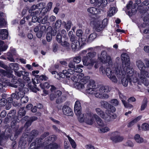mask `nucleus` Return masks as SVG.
<instances>
[{"mask_svg":"<svg viewBox=\"0 0 149 149\" xmlns=\"http://www.w3.org/2000/svg\"><path fill=\"white\" fill-rule=\"evenodd\" d=\"M94 80H91L87 86L86 91L89 93L94 94L97 98H108V95L107 93L109 91V87L107 86H102L100 88H95Z\"/></svg>","mask_w":149,"mask_h":149,"instance_id":"1","label":"nucleus"},{"mask_svg":"<svg viewBox=\"0 0 149 149\" xmlns=\"http://www.w3.org/2000/svg\"><path fill=\"white\" fill-rule=\"evenodd\" d=\"M121 58L122 61V67L126 69L127 76L129 77V80L130 82L136 83L138 82L139 79L137 76L139 77V74H133V70L130 67V58L128 54L125 53H123L121 55Z\"/></svg>","mask_w":149,"mask_h":149,"instance_id":"2","label":"nucleus"},{"mask_svg":"<svg viewBox=\"0 0 149 149\" xmlns=\"http://www.w3.org/2000/svg\"><path fill=\"white\" fill-rule=\"evenodd\" d=\"M90 77L88 76H84L82 73L79 74L76 76L73 75L71 77L74 82V86L77 89L80 90L84 88V85L88 81Z\"/></svg>","mask_w":149,"mask_h":149,"instance_id":"3","label":"nucleus"},{"mask_svg":"<svg viewBox=\"0 0 149 149\" xmlns=\"http://www.w3.org/2000/svg\"><path fill=\"white\" fill-rule=\"evenodd\" d=\"M122 65L119 66H116L113 67L111 71H110L109 74H107V76L109 79L113 83H116L118 80L116 76L114 74H116L118 78H120L121 77V73L122 72Z\"/></svg>","mask_w":149,"mask_h":149,"instance_id":"4","label":"nucleus"},{"mask_svg":"<svg viewBox=\"0 0 149 149\" xmlns=\"http://www.w3.org/2000/svg\"><path fill=\"white\" fill-rule=\"evenodd\" d=\"M95 111L98 116L100 117L107 122L111 121L116 117V116L115 114L111 113L109 109L106 110L105 113L99 108L95 109Z\"/></svg>","mask_w":149,"mask_h":149,"instance_id":"5","label":"nucleus"},{"mask_svg":"<svg viewBox=\"0 0 149 149\" xmlns=\"http://www.w3.org/2000/svg\"><path fill=\"white\" fill-rule=\"evenodd\" d=\"M91 24L94 25V28L97 32L102 30L107 24V19H104L103 21L97 19H94L91 22Z\"/></svg>","mask_w":149,"mask_h":149,"instance_id":"6","label":"nucleus"},{"mask_svg":"<svg viewBox=\"0 0 149 149\" xmlns=\"http://www.w3.org/2000/svg\"><path fill=\"white\" fill-rule=\"evenodd\" d=\"M98 59L103 63L106 64L107 65H111L112 64L111 57L107 55L105 51H102L100 55H98Z\"/></svg>","mask_w":149,"mask_h":149,"instance_id":"7","label":"nucleus"},{"mask_svg":"<svg viewBox=\"0 0 149 149\" xmlns=\"http://www.w3.org/2000/svg\"><path fill=\"white\" fill-rule=\"evenodd\" d=\"M122 72H123L121 73V77H120L121 79V83L123 86L126 87L128 84L129 77L127 76L126 69V68H124V67L122 68Z\"/></svg>","mask_w":149,"mask_h":149,"instance_id":"8","label":"nucleus"},{"mask_svg":"<svg viewBox=\"0 0 149 149\" xmlns=\"http://www.w3.org/2000/svg\"><path fill=\"white\" fill-rule=\"evenodd\" d=\"M13 101V99L11 97H8L7 100L2 98L0 100V107L6 105V109L7 110L9 109L11 107V103Z\"/></svg>","mask_w":149,"mask_h":149,"instance_id":"9","label":"nucleus"},{"mask_svg":"<svg viewBox=\"0 0 149 149\" xmlns=\"http://www.w3.org/2000/svg\"><path fill=\"white\" fill-rule=\"evenodd\" d=\"M124 139L123 137L120 136L117 132H115L112 134L111 139L114 143H117L122 141Z\"/></svg>","mask_w":149,"mask_h":149,"instance_id":"10","label":"nucleus"},{"mask_svg":"<svg viewBox=\"0 0 149 149\" xmlns=\"http://www.w3.org/2000/svg\"><path fill=\"white\" fill-rule=\"evenodd\" d=\"M93 114H87L85 115L83 119L84 121L83 122H85L87 124L89 125H92L94 122V120L93 118Z\"/></svg>","mask_w":149,"mask_h":149,"instance_id":"11","label":"nucleus"},{"mask_svg":"<svg viewBox=\"0 0 149 149\" xmlns=\"http://www.w3.org/2000/svg\"><path fill=\"white\" fill-rule=\"evenodd\" d=\"M90 58L86 56L83 57L82 59V62L83 65L87 66V68L89 69H91L93 65V61H92V60L90 62H88V60Z\"/></svg>","mask_w":149,"mask_h":149,"instance_id":"12","label":"nucleus"},{"mask_svg":"<svg viewBox=\"0 0 149 149\" xmlns=\"http://www.w3.org/2000/svg\"><path fill=\"white\" fill-rule=\"evenodd\" d=\"M101 106L104 108L109 109V112H111V113L115 112L116 111V109L111 104H109L108 102L106 101H102L101 102Z\"/></svg>","mask_w":149,"mask_h":149,"instance_id":"13","label":"nucleus"},{"mask_svg":"<svg viewBox=\"0 0 149 149\" xmlns=\"http://www.w3.org/2000/svg\"><path fill=\"white\" fill-rule=\"evenodd\" d=\"M62 110L63 114L65 115L72 116L73 115L72 109L67 106L64 105L62 107Z\"/></svg>","mask_w":149,"mask_h":149,"instance_id":"14","label":"nucleus"},{"mask_svg":"<svg viewBox=\"0 0 149 149\" xmlns=\"http://www.w3.org/2000/svg\"><path fill=\"white\" fill-rule=\"evenodd\" d=\"M119 95L120 98L125 107L128 108H130L133 107V106L132 105L126 101L127 98L125 96H124L122 93H120Z\"/></svg>","mask_w":149,"mask_h":149,"instance_id":"15","label":"nucleus"},{"mask_svg":"<svg viewBox=\"0 0 149 149\" xmlns=\"http://www.w3.org/2000/svg\"><path fill=\"white\" fill-rule=\"evenodd\" d=\"M25 93L23 91L19 90L18 91L15 92V93L12 94L11 96L12 97L19 100L21 99L25 95Z\"/></svg>","mask_w":149,"mask_h":149,"instance_id":"16","label":"nucleus"},{"mask_svg":"<svg viewBox=\"0 0 149 149\" xmlns=\"http://www.w3.org/2000/svg\"><path fill=\"white\" fill-rule=\"evenodd\" d=\"M81 109H77V110H74V111L79 121L81 123H83L84 121L83 118L85 116V115H84V114H81Z\"/></svg>","mask_w":149,"mask_h":149,"instance_id":"17","label":"nucleus"},{"mask_svg":"<svg viewBox=\"0 0 149 149\" xmlns=\"http://www.w3.org/2000/svg\"><path fill=\"white\" fill-rule=\"evenodd\" d=\"M87 11L88 13L93 15H96L100 12V9L96 7H91L88 8Z\"/></svg>","mask_w":149,"mask_h":149,"instance_id":"18","label":"nucleus"},{"mask_svg":"<svg viewBox=\"0 0 149 149\" xmlns=\"http://www.w3.org/2000/svg\"><path fill=\"white\" fill-rule=\"evenodd\" d=\"M72 42L71 47L73 49L75 50L78 48L80 45V42H79L77 38L72 40H70Z\"/></svg>","mask_w":149,"mask_h":149,"instance_id":"19","label":"nucleus"},{"mask_svg":"<svg viewBox=\"0 0 149 149\" xmlns=\"http://www.w3.org/2000/svg\"><path fill=\"white\" fill-rule=\"evenodd\" d=\"M93 117L96 120L97 124L100 127H104V124L102 119L97 114H94Z\"/></svg>","mask_w":149,"mask_h":149,"instance_id":"20","label":"nucleus"},{"mask_svg":"<svg viewBox=\"0 0 149 149\" xmlns=\"http://www.w3.org/2000/svg\"><path fill=\"white\" fill-rule=\"evenodd\" d=\"M13 51L11 52V53H10L8 54V57L7 58L10 61L13 62H14V58H16L17 55L15 50L13 49Z\"/></svg>","mask_w":149,"mask_h":149,"instance_id":"21","label":"nucleus"},{"mask_svg":"<svg viewBox=\"0 0 149 149\" xmlns=\"http://www.w3.org/2000/svg\"><path fill=\"white\" fill-rule=\"evenodd\" d=\"M38 8L36 5H33L31 6L30 9L29 10V13H31V16L34 15L35 14L36 15H38L40 13V11L37 10L35 11L32 12V10H35L36 9Z\"/></svg>","mask_w":149,"mask_h":149,"instance_id":"22","label":"nucleus"},{"mask_svg":"<svg viewBox=\"0 0 149 149\" xmlns=\"http://www.w3.org/2000/svg\"><path fill=\"white\" fill-rule=\"evenodd\" d=\"M8 33L6 29L0 30V38L2 39H6L8 37Z\"/></svg>","mask_w":149,"mask_h":149,"instance_id":"23","label":"nucleus"},{"mask_svg":"<svg viewBox=\"0 0 149 149\" xmlns=\"http://www.w3.org/2000/svg\"><path fill=\"white\" fill-rule=\"evenodd\" d=\"M139 76V78L142 79L146 78V77H149V72L143 70L141 72Z\"/></svg>","mask_w":149,"mask_h":149,"instance_id":"24","label":"nucleus"},{"mask_svg":"<svg viewBox=\"0 0 149 149\" xmlns=\"http://www.w3.org/2000/svg\"><path fill=\"white\" fill-rule=\"evenodd\" d=\"M134 139L135 141L139 144L142 143H143L144 140L143 139L139 134H136L134 136Z\"/></svg>","mask_w":149,"mask_h":149,"instance_id":"25","label":"nucleus"},{"mask_svg":"<svg viewBox=\"0 0 149 149\" xmlns=\"http://www.w3.org/2000/svg\"><path fill=\"white\" fill-rule=\"evenodd\" d=\"M58 147V145L56 143H52L45 147L44 149H57Z\"/></svg>","mask_w":149,"mask_h":149,"instance_id":"26","label":"nucleus"},{"mask_svg":"<svg viewBox=\"0 0 149 149\" xmlns=\"http://www.w3.org/2000/svg\"><path fill=\"white\" fill-rule=\"evenodd\" d=\"M136 65L139 69L140 70L141 72L144 70L145 69V67L144 63L140 60L137 61Z\"/></svg>","mask_w":149,"mask_h":149,"instance_id":"27","label":"nucleus"},{"mask_svg":"<svg viewBox=\"0 0 149 149\" xmlns=\"http://www.w3.org/2000/svg\"><path fill=\"white\" fill-rule=\"evenodd\" d=\"M100 71L102 74L105 75V74L107 76V74L110 73V71L111 70L109 68H107L105 69L103 66L101 67L100 68Z\"/></svg>","mask_w":149,"mask_h":149,"instance_id":"28","label":"nucleus"},{"mask_svg":"<svg viewBox=\"0 0 149 149\" xmlns=\"http://www.w3.org/2000/svg\"><path fill=\"white\" fill-rule=\"evenodd\" d=\"M116 12V10L115 7L111 8L108 12L107 15L109 17L112 16Z\"/></svg>","mask_w":149,"mask_h":149,"instance_id":"29","label":"nucleus"},{"mask_svg":"<svg viewBox=\"0 0 149 149\" xmlns=\"http://www.w3.org/2000/svg\"><path fill=\"white\" fill-rule=\"evenodd\" d=\"M9 66L11 69L14 70V71H16L19 69V65L16 63H10Z\"/></svg>","mask_w":149,"mask_h":149,"instance_id":"30","label":"nucleus"},{"mask_svg":"<svg viewBox=\"0 0 149 149\" xmlns=\"http://www.w3.org/2000/svg\"><path fill=\"white\" fill-rule=\"evenodd\" d=\"M132 3H133L132 1H129L127 5V8L128 10H129L130 8H131V12L132 13H134L136 10V9H135V7L134 6H132Z\"/></svg>","mask_w":149,"mask_h":149,"instance_id":"31","label":"nucleus"},{"mask_svg":"<svg viewBox=\"0 0 149 149\" xmlns=\"http://www.w3.org/2000/svg\"><path fill=\"white\" fill-rule=\"evenodd\" d=\"M83 66L81 65H77L76 67L74 68V71L76 72H81L82 71V70L81 68H83Z\"/></svg>","mask_w":149,"mask_h":149,"instance_id":"32","label":"nucleus"},{"mask_svg":"<svg viewBox=\"0 0 149 149\" xmlns=\"http://www.w3.org/2000/svg\"><path fill=\"white\" fill-rule=\"evenodd\" d=\"M67 137L68 139V140L70 143L71 145L72 148H76V143L74 140L72 139L70 137L68 136Z\"/></svg>","mask_w":149,"mask_h":149,"instance_id":"33","label":"nucleus"},{"mask_svg":"<svg viewBox=\"0 0 149 149\" xmlns=\"http://www.w3.org/2000/svg\"><path fill=\"white\" fill-rule=\"evenodd\" d=\"M71 24V22L70 21H68L67 23L65 22H63V24L65 25V28L67 31H69L70 29Z\"/></svg>","mask_w":149,"mask_h":149,"instance_id":"34","label":"nucleus"},{"mask_svg":"<svg viewBox=\"0 0 149 149\" xmlns=\"http://www.w3.org/2000/svg\"><path fill=\"white\" fill-rule=\"evenodd\" d=\"M3 44V42L0 40V46H1L0 47V55L1 54V51L6 50L8 48V46L6 45H4L3 46H1Z\"/></svg>","mask_w":149,"mask_h":149,"instance_id":"35","label":"nucleus"},{"mask_svg":"<svg viewBox=\"0 0 149 149\" xmlns=\"http://www.w3.org/2000/svg\"><path fill=\"white\" fill-rule=\"evenodd\" d=\"M147 100L146 99H144L142 103L141 107V110L143 111L144 110L147 106Z\"/></svg>","mask_w":149,"mask_h":149,"instance_id":"36","label":"nucleus"},{"mask_svg":"<svg viewBox=\"0 0 149 149\" xmlns=\"http://www.w3.org/2000/svg\"><path fill=\"white\" fill-rule=\"evenodd\" d=\"M50 85L47 82H46L43 84H40V86L43 89H48L50 87Z\"/></svg>","mask_w":149,"mask_h":149,"instance_id":"37","label":"nucleus"},{"mask_svg":"<svg viewBox=\"0 0 149 149\" xmlns=\"http://www.w3.org/2000/svg\"><path fill=\"white\" fill-rule=\"evenodd\" d=\"M96 37V34L95 33H91L89 36L88 38V40L91 42L93 41Z\"/></svg>","mask_w":149,"mask_h":149,"instance_id":"38","label":"nucleus"},{"mask_svg":"<svg viewBox=\"0 0 149 149\" xmlns=\"http://www.w3.org/2000/svg\"><path fill=\"white\" fill-rule=\"evenodd\" d=\"M24 72L25 74V75H23V79L27 81H29L30 80V78L29 77V72L24 71Z\"/></svg>","mask_w":149,"mask_h":149,"instance_id":"39","label":"nucleus"},{"mask_svg":"<svg viewBox=\"0 0 149 149\" xmlns=\"http://www.w3.org/2000/svg\"><path fill=\"white\" fill-rule=\"evenodd\" d=\"M74 110L81 109L80 103L79 101H77L74 104Z\"/></svg>","mask_w":149,"mask_h":149,"instance_id":"40","label":"nucleus"},{"mask_svg":"<svg viewBox=\"0 0 149 149\" xmlns=\"http://www.w3.org/2000/svg\"><path fill=\"white\" fill-rule=\"evenodd\" d=\"M110 129L108 127H105L100 128L99 131L101 133H106L109 131Z\"/></svg>","mask_w":149,"mask_h":149,"instance_id":"41","label":"nucleus"},{"mask_svg":"<svg viewBox=\"0 0 149 149\" xmlns=\"http://www.w3.org/2000/svg\"><path fill=\"white\" fill-rule=\"evenodd\" d=\"M142 129L144 131H147L149 129V125L148 124L144 123L143 124L141 125Z\"/></svg>","mask_w":149,"mask_h":149,"instance_id":"42","label":"nucleus"},{"mask_svg":"<svg viewBox=\"0 0 149 149\" xmlns=\"http://www.w3.org/2000/svg\"><path fill=\"white\" fill-rule=\"evenodd\" d=\"M10 86L12 87L16 88L18 87L19 86H20L21 87H23L24 86V85L22 83H20L19 82H17L15 83V84H11Z\"/></svg>","mask_w":149,"mask_h":149,"instance_id":"43","label":"nucleus"},{"mask_svg":"<svg viewBox=\"0 0 149 149\" xmlns=\"http://www.w3.org/2000/svg\"><path fill=\"white\" fill-rule=\"evenodd\" d=\"M60 43L61 45L67 48H68L70 46V44L66 41L61 42Z\"/></svg>","mask_w":149,"mask_h":149,"instance_id":"44","label":"nucleus"},{"mask_svg":"<svg viewBox=\"0 0 149 149\" xmlns=\"http://www.w3.org/2000/svg\"><path fill=\"white\" fill-rule=\"evenodd\" d=\"M81 61V57L80 56H76L73 59V61L76 63H79Z\"/></svg>","mask_w":149,"mask_h":149,"instance_id":"45","label":"nucleus"},{"mask_svg":"<svg viewBox=\"0 0 149 149\" xmlns=\"http://www.w3.org/2000/svg\"><path fill=\"white\" fill-rule=\"evenodd\" d=\"M45 5V3L44 2L40 3L36 5L38 9H39L44 8Z\"/></svg>","mask_w":149,"mask_h":149,"instance_id":"46","label":"nucleus"},{"mask_svg":"<svg viewBox=\"0 0 149 149\" xmlns=\"http://www.w3.org/2000/svg\"><path fill=\"white\" fill-rule=\"evenodd\" d=\"M98 1L100 2L101 1L102 2H100V3L98 4V6H105L107 4V0H102V1L101 0H98Z\"/></svg>","mask_w":149,"mask_h":149,"instance_id":"47","label":"nucleus"},{"mask_svg":"<svg viewBox=\"0 0 149 149\" xmlns=\"http://www.w3.org/2000/svg\"><path fill=\"white\" fill-rule=\"evenodd\" d=\"M25 112L24 110V108H21L19 111L18 114L21 116H23L25 115Z\"/></svg>","mask_w":149,"mask_h":149,"instance_id":"48","label":"nucleus"},{"mask_svg":"<svg viewBox=\"0 0 149 149\" xmlns=\"http://www.w3.org/2000/svg\"><path fill=\"white\" fill-rule=\"evenodd\" d=\"M68 35L70 38V40H72L77 38L74 35L73 32L72 31H70L69 32Z\"/></svg>","mask_w":149,"mask_h":149,"instance_id":"49","label":"nucleus"},{"mask_svg":"<svg viewBox=\"0 0 149 149\" xmlns=\"http://www.w3.org/2000/svg\"><path fill=\"white\" fill-rule=\"evenodd\" d=\"M62 36L60 33H58L56 36V39L57 42L60 43L62 42Z\"/></svg>","mask_w":149,"mask_h":149,"instance_id":"50","label":"nucleus"},{"mask_svg":"<svg viewBox=\"0 0 149 149\" xmlns=\"http://www.w3.org/2000/svg\"><path fill=\"white\" fill-rule=\"evenodd\" d=\"M125 145L126 146L130 147H132L134 146L133 143L130 140L127 141L125 144Z\"/></svg>","mask_w":149,"mask_h":149,"instance_id":"51","label":"nucleus"},{"mask_svg":"<svg viewBox=\"0 0 149 149\" xmlns=\"http://www.w3.org/2000/svg\"><path fill=\"white\" fill-rule=\"evenodd\" d=\"M110 102L114 106H117L119 104L118 101L117 99H114L111 100Z\"/></svg>","mask_w":149,"mask_h":149,"instance_id":"52","label":"nucleus"},{"mask_svg":"<svg viewBox=\"0 0 149 149\" xmlns=\"http://www.w3.org/2000/svg\"><path fill=\"white\" fill-rule=\"evenodd\" d=\"M96 54V53L95 52H93L91 53H88L87 56L89 58H92L95 57Z\"/></svg>","mask_w":149,"mask_h":149,"instance_id":"53","label":"nucleus"},{"mask_svg":"<svg viewBox=\"0 0 149 149\" xmlns=\"http://www.w3.org/2000/svg\"><path fill=\"white\" fill-rule=\"evenodd\" d=\"M28 98L27 96H23L22 97L21 99V100L22 103H26L28 101Z\"/></svg>","mask_w":149,"mask_h":149,"instance_id":"54","label":"nucleus"},{"mask_svg":"<svg viewBox=\"0 0 149 149\" xmlns=\"http://www.w3.org/2000/svg\"><path fill=\"white\" fill-rule=\"evenodd\" d=\"M52 36L51 33H49V32H48L46 36V39L48 42H49L51 41L52 40Z\"/></svg>","mask_w":149,"mask_h":149,"instance_id":"55","label":"nucleus"},{"mask_svg":"<svg viewBox=\"0 0 149 149\" xmlns=\"http://www.w3.org/2000/svg\"><path fill=\"white\" fill-rule=\"evenodd\" d=\"M140 79V80L142 82V83L146 86H148L149 84V82L148 80L145 78L143 79Z\"/></svg>","mask_w":149,"mask_h":149,"instance_id":"56","label":"nucleus"},{"mask_svg":"<svg viewBox=\"0 0 149 149\" xmlns=\"http://www.w3.org/2000/svg\"><path fill=\"white\" fill-rule=\"evenodd\" d=\"M86 38H82L79 40V42H80V45L81 46H82L86 43Z\"/></svg>","mask_w":149,"mask_h":149,"instance_id":"57","label":"nucleus"},{"mask_svg":"<svg viewBox=\"0 0 149 149\" xmlns=\"http://www.w3.org/2000/svg\"><path fill=\"white\" fill-rule=\"evenodd\" d=\"M61 21L60 20H58L56 21L55 24V27L56 28H59L61 25Z\"/></svg>","mask_w":149,"mask_h":149,"instance_id":"58","label":"nucleus"},{"mask_svg":"<svg viewBox=\"0 0 149 149\" xmlns=\"http://www.w3.org/2000/svg\"><path fill=\"white\" fill-rule=\"evenodd\" d=\"M53 93H54V95L56 96L57 97H58L61 95L62 92L60 91L57 90L54 92Z\"/></svg>","mask_w":149,"mask_h":149,"instance_id":"59","label":"nucleus"},{"mask_svg":"<svg viewBox=\"0 0 149 149\" xmlns=\"http://www.w3.org/2000/svg\"><path fill=\"white\" fill-rule=\"evenodd\" d=\"M61 74L64 75L63 77L65 76L67 77H70V75H69L68 71H67L66 70H63L62 71V73H61Z\"/></svg>","mask_w":149,"mask_h":149,"instance_id":"60","label":"nucleus"},{"mask_svg":"<svg viewBox=\"0 0 149 149\" xmlns=\"http://www.w3.org/2000/svg\"><path fill=\"white\" fill-rule=\"evenodd\" d=\"M38 76H39V79L41 80H47L48 78L46 76L43 75H42L41 76H39L38 75H37Z\"/></svg>","mask_w":149,"mask_h":149,"instance_id":"61","label":"nucleus"},{"mask_svg":"<svg viewBox=\"0 0 149 149\" xmlns=\"http://www.w3.org/2000/svg\"><path fill=\"white\" fill-rule=\"evenodd\" d=\"M92 61H93V65L95 64L94 67L95 69L98 68L100 65V63L95 60H93Z\"/></svg>","mask_w":149,"mask_h":149,"instance_id":"62","label":"nucleus"},{"mask_svg":"<svg viewBox=\"0 0 149 149\" xmlns=\"http://www.w3.org/2000/svg\"><path fill=\"white\" fill-rule=\"evenodd\" d=\"M38 15H36L35 14L34 15L32 16V20L33 22H36L38 21V17H37Z\"/></svg>","mask_w":149,"mask_h":149,"instance_id":"63","label":"nucleus"},{"mask_svg":"<svg viewBox=\"0 0 149 149\" xmlns=\"http://www.w3.org/2000/svg\"><path fill=\"white\" fill-rule=\"evenodd\" d=\"M56 139V136L54 135H53L47 138V139L49 141H54Z\"/></svg>","mask_w":149,"mask_h":149,"instance_id":"64","label":"nucleus"}]
</instances>
